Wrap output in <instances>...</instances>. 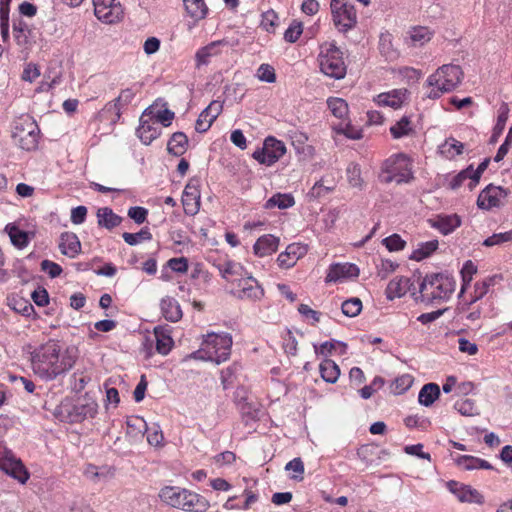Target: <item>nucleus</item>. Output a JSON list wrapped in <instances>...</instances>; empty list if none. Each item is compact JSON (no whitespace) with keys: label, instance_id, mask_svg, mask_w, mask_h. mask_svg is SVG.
Here are the masks:
<instances>
[{"label":"nucleus","instance_id":"3c124183","mask_svg":"<svg viewBox=\"0 0 512 512\" xmlns=\"http://www.w3.org/2000/svg\"><path fill=\"white\" fill-rule=\"evenodd\" d=\"M414 378L410 374H403L397 377L391 385V389L394 394H403L413 384Z\"/></svg>","mask_w":512,"mask_h":512},{"label":"nucleus","instance_id":"f3484780","mask_svg":"<svg viewBox=\"0 0 512 512\" xmlns=\"http://www.w3.org/2000/svg\"><path fill=\"white\" fill-rule=\"evenodd\" d=\"M507 196V192L502 187L489 185L478 196L477 205L481 209L489 210L494 207H500L502 200Z\"/></svg>","mask_w":512,"mask_h":512},{"label":"nucleus","instance_id":"e433bc0d","mask_svg":"<svg viewBox=\"0 0 512 512\" xmlns=\"http://www.w3.org/2000/svg\"><path fill=\"white\" fill-rule=\"evenodd\" d=\"M440 396V387L436 383L425 384L418 395V401L425 407L431 406Z\"/></svg>","mask_w":512,"mask_h":512},{"label":"nucleus","instance_id":"0eeeda50","mask_svg":"<svg viewBox=\"0 0 512 512\" xmlns=\"http://www.w3.org/2000/svg\"><path fill=\"white\" fill-rule=\"evenodd\" d=\"M97 408V403L91 398L84 397L77 402L66 399L56 408L55 415L61 421L79 423L87 418H93Z\"/></svg>","mask_w":512,"mask_h":512},{"label":"nucleus","instance_id":"a18cd8bd","mask_svg":"<svg viewBox=\"0 0 512 512\" xmlns=\"http://www.w3.org/2000/svg\"><path fill=\"white\" fill-rule=\"evenodd\" d=\"M124 241L131 246L137 245L142 241H148L152 239V234L149 228L144 227L137 233L124 232L122 234Z\"/></svg>","mask_w":512,"mask_h":512},{"label":"nucleus","instance_id":"9b49d317","mask_svg":"<svg viewBox=\"0 0 512 512\" xmlns=\"http://www.w3.org/2000/svg\"><path fill=\"white\" fill-rule=\"evenodd\" d=\"M0 470L24 484L29 479V473L22 461L17 458L2 442H0Z\"/></svg>","mask_w":512,"mask_h":512},{"label":"nucleus","instance_id":"338daca9","mask_svg":"<svg viewBox=\"0 0 512 512\" xmlns=\"http://www.w3.org/2000/svg\"><path fill=\"white\" fill-rule=\"evenodd\" d=\"M168 267L177 273H186L188 270V260L185 257L171 258L167 262Z\"/></svg>","mask_w":512,"mask_h":512},{"label":"nucleus","instance_id":"ea45409f","mask_svg":"<svg viewBox=\"0 0 512 512\" xmlns=\"http://www.w3.org/2000/svg\"><path fill=\"white\" fill-rule=\"evenodd\" d=\"M295 204L294 197L291 194H282L277 193L270 197L264 207L266 209L279 208V209H287L292 207Z\"/></svg>","mask_w":512,"mask_h":512},{"label":"nucleus","instance_id":"f704fd0d","mask_svg":"<svg viewBox=\"0 0 512 512\" xmlns=\"http://www.w3.org/2000/svg\"><path fill=\"white\" fill-rule=\"evenodd\" d=\"M98 224L107 229L117 227L122 222V218L115 214L109 207H103L97 211Z\"/></svg>","mask_w":512,"mask_h":512},{"label":"nucleus","instance_id":"bf43d9fd","mask_svg":"<svg viewBox=\"0 0 512 512\" xmlns=\"http://www.w3.org/2000/svg\"><path fill=\"white\" fill-rule=\"evenodd\" d=\"M303 32V25L301 22L294 20L284 33V39L289 43L296 42Z\"/></svg>","mask_w":512,"mask_h":512},{"label":"nucleus","instance_id":"ddd939ff","mask_svg":"<svg viewBox=\"0 0 512 512\" xmlns=\"http://www.w3.org/2000/svg\"><path fill=\"white\" fill-rule=\"evenodd\" d=\"M286 153L285 144L269 136L264 140L261 149H257L253 153V158L260 164L271 166L275 164Z\"/></svg>","mask_w":512,"mask_h":512},{"label":"nucleus","instance_id":"cd10ccee","mask_svg":"<svg viewBox=\"0 0 512 512\" xmlns=\"http://www.w3.org/2000/svg\"><path fill=\"white\" fill-rule=\"evenodd\" d=\"M161 312L164 318L170 322H178L182 318V310L177 300L166 296L160 303Z\"/></svg>","mask_w":512,"mask_h":512},{"label":"nucleus","instance_id":"774afa93","mask_svg":"<svg viewBox=\"0 0 512 512\" xmlns=\"http://www.w3.org/2000/svg\"><path fill=\"white\" fill-rule=\"evenodd\" d=\"M31 298L39 307H44L49 304V295L45 288L38 287L35 289L31 294Z\"/></svg>","mask_w":512,"mask_h":512},{"label":"nucleus","instance_id":"052dcab7","mask_svg":"<svg viewBox=\"0 0 512 512\" xmlns=\"http://www.w3.org/2000/svg\"><path fill=\"white\" fill-rule=\"evenodd\" d=\"M257 78L260 81L267 83H274L276 81V74L274 68L269 64H261L257 69Z\"/></svg>","mask_w":512,"mask_h":512},{"label":"nucleus","instance_id":"09e8293b","mask_svg":"<svg viewBox=\"0 0 512 512\" xmlns=\"http://www.w3.org/2000/svg\"><path fill=\"white\" fill-rule=\"evenodd\" d=\"M342 313L347 317H356L362 310V301L353 297L345 300L341 305Z\"/></svg>","mask_w":512,"mask_h":512},{"label":"nucleus","instance_id":"a878e982","mask_svg":"<svg viewBox=\"0 0 512 512\" xmlns=\"http://www.w3.org/2000/svg\"><path fill=\"white\" fill-rule=\"evenodd\" d=\"M279 239L271 234H266L258 238L253 246L255 255L265 257L276 252Z\"/></svg>","mask_w":512,"mask_h":512},{"label":"nucleus","instance_id":"8fccbe9b","mask_svg":"<svg viewBox=\"0 0 512 512\" xmlns=\"http://www.w3.org/2000/svg\"><path fill=\"white\" fill-rule=\"evenodd\" d=\"M285 470L291 473L290 477L293 480L302 481L304 479V463L299 457L289 461L285 466Z\"/></svg>","mask_w":512,"mask_h":512},{"label":"nucleus","instance_id":"423d86ee","mask_svg":"<svg viewBox=\"0 0 512 512\" xmlns=\"http://www.w3.org/2000/svg\"><path fill=\"white\" fill-rule=\"evenodd\" d=\"M318 63L321 72L335 80L343 79L347 72L343 51L335 42H324L319 47Z\"/></svg>","mask_w":512,"mask_h":512},{"label":"nucleus","instance_id":"5fc2aeb1","mask_svg":"<svg viewBox=\"0 0 512 512\" xmlns=\"http://www.w3.org/2000/svg\"><path fill=\"white\" fill-rule=\"evenodd\" d=\"M135 421L139 422L140 424H142V426L146 429L147 441H148V443L150 445L159 446L162 443V441H163V434H162V431L159 430L158 427H150V428H148L146 426V423L142 419H139V418H136Z\"/></svg>","mask_w":512,"mask_h":512},{"label":"nucleus","instance_id":"680f3d73","mask_svg":"<svg viewBox=\"0 0 512 512\" xmlns=\"http://www.w3.org/2000/svg\"><path fill=\"white\" fill-rule=\"evenodd\" d=\"M11 307L23 316L29 317L34 313L33 305L23 298L13 299Z\"/></svg>","mask_w":512,"mask_h":512},{"label":"nucleus","instance_id":"1a4fd4ad","mask_svg":"<svg viewBox=\"0 0 512 512\" xmlns=\"http://www.w3.org/2000/svg\"><path fill=\"white\" fill-rule=\"evenodd\" d=\"M380 178L384 183L396 182L401 184L409 182L413 178L410 159L404 154L389 157L383 163Z\"/></svg>","mask_w":512,"mask_h":512},{"label":"nucleus","instance_id":"de8ad7c7","mask_svg":"<svg viewBox=\"0 0 512 512\" xmlns=\"http://www.w3.org/2000/svg\"><path fill=\"white\" fill-rule=\"evenodd\" d=\"M438 248V241L431 240L425 243L419 244L418 248L413 252L411 258L420 261L430 256Z\"/></svg>","mask_w":512,"mask_h":512},{"label":"nucleus","instance_id":"f03ea898","mask_svg":"<svg viewBox=\"0 0 512 512\" xmlns=\"http://www.w3.org/2000/svg\"><path fill=\"white\" fill-rule=\"evenodd\" d=\"M159 498L165 504L186 512H206L209 501L202 495L175 486H165L159 491Z\"/></svg>","mask_w":512,"mask_h":512},{"label":"nucleus","instance_id":"aec40b11","mask_svg":"<svg viewBox=\"0 0 512 512\" xmlns=\"http://www.w3.org/2000/svg\"><path fill=\"white\" fill-rule=\"evenodd\" d=\"M359 275V268L352 263H336L332 264L327 272L325 281L341 282L346 279L355 278Z\"/></svg>","mask_w":512,"mask_h":512},{"label":"nucleus","instance_id":"39448f33","mask_svg":"<svg viewBox=\"0 0 512 512\" xmlns=\"http://www.w3.org/2000/svg\"><path fill=\"white\" fill-rule=\"evenodd\" d=\"M463 76L464 73L459 65H442L427 78V84L431 87L427 96L437 99L442 94L453 91L461 83Z\"/></svg>","mask_w":512,"mask_h":512},{"label":"nucleus","instance_id":"c85d7f7f","mask_svg":"<svg viewBox=\"0 0 512 512\" xmlns=\"http://www.w3.org/2000/svg\"><path fill=\"white\" fill-rule=\"evenodd\" d=\"M432 32L423 26L414 27L408 32L405 41L408 45L413 47H420L431 40Z\"/></svg>","mask_w":512,"mask_h":512},{"label":"nucleus","instance_id":"b1692460","mask_svg":"<svg viewBox=\"0 0 512 512\" xmlns=\"http://www.w3.org/2000/svg\"><path fill=\"white\" fill-rule=\"evenodd\" d=\"M59 249L63 255L75 258L81 251L78 236L72 232H64L60 236Z\"/></svg>","mask_w":512,"mask_h":512},{"label":"nucleus","instance_id":"5701e85b","mask_svg":"<svg viewBox=\"0 0 512 512\" xmlns=\"http://www.w3.org/2000/svg\"><path fill=\"white\" fill-rule=\"evenodd\" d=\"M307 253V246L300 243H292L286 250L278 255L277 262L281 268L293 267L297 260Z\"/></svg>","mask_w":512,"mask_h":512},{"label":"nucleus","instance_id":"6ab92c4d","mask_svg":"<svg viewBox=\"0 0 512 512\" xmlns=\"http://www.w3.org/2000/svg\"><path fill=\"white\" fill-rule=\"evenodd\" d=\"M229 46V41L226 39L212 41L204 47L197 50L195 54L196 67L199 68L210 63L212 57L222 54L224 47Z\"/></svg>","mask_w":512,"mask_h":512},{"label":"nucleus","instance_id":"c03bdc74","mask_svg":"<svg viewBox=\"0 0 512 512\" xmlns=\"http://www.w3.org/2000/svg\"><path fill=\"white\" fill-rule=\"evenodd\" d=\"M327 105L332 114L339 119H343L348 114V104L342 98H329Z\"/></svg>","mask_w":512,"mask_h":512},{"label":"nucleus","instance_id":"4468645a","mask_svg":"<svg viewBox=\"0 0 512 512\" xmlns=\"http://www.w3.org/2000/svg\"><path fill=\"white\" fill-rule=\"evenodd\" d=\"M94 14L102 22L112 24L123 16V9L116 0H93Z\"/></svg>","mask_w":512,"mask_h":512},{"label":"nucleus","instance_id":"2f4dec72","mask_svg":"<svg viewBox=\"0 0 512 512\" xmlns=\"http://www.w3.org/2000/svg\"><path fill=\"white\" fill-rule=\"evenodd\" d=\"M154 335L156 338V350L162 355H167L172 346L173 339L168 329L158 326L154 328Z\"/></svg>","mask_w":512,"mask_h":512},{"label":"nucleus","instance_id":"2eb2a0df","mask_svg":"<svg viewBox=\"0 0 512 512\" xmlns=\"http://www.w3.org/2000/svg\"><path fill=\"white\" fill-rule=\"evenodd\" d=\"M199 187V180L191 179L184 188L182 204L187 215L194 216L200 209L201 196Z\"/></svg>","mask_w":512,"mask_h":512},{"label":"nucleus","instance_id":"0e129e2a","mask_svg":"<svg viewBox=\"0 0 512 512\" xmlns=\"http://www.w3.org/2000/svg\"><path fill=\"white\" fill-rule=\"evenodd\" d=\"M491 283H492L491 278L475 283L474 295L471 300V303H474V302L482 299L487 294Z\"/></svg>","mask_w":512,"mask_h":512},{"label":"nucleus","instance_id":"58836bf2","mask_svg":"<svg viewBox=\"0 0 512 512\" xmlns=\"http://www.w3.org/2000/svg\"><path fill=\"white\" fill-rule=\"evenodd\" d=\"M183 3L191 18L196 21L205 18L208 9L204 0H183Z\"/></svg>","mask_w":512,"mask_h":512},{"label":"nucleus","instance_id":"79ce46f5","mask_svg":"<svg viewBox=\"0 0 512 512\" xmlns=\"http://www.w3.org/2000/svg\"><path fill=\"white\" fill-rule=\"evenodd\" d=\"M134 96L135 93L132 89H124L120 92L119 96L113 102H110L106 107L108 110H116V114L119 117L121 107L130 103Z\"/></svg>","mask_w":512,"mask_h":512},{"label":"nucleus","instance_id":"72a5a7b5","mask_svg":"<svg viewBox=\"0 0 512 512\" xmlns=\"http://www.w3.org/2000/svg\"><path fill=\"white\" fill-rule=\"evenodd\" d=\"M188 146V138L183 132H175L169 139L167 150L174 156L183 155Z\"/></svg>","mask_w":512,"mask_h":512},{"label":"nucleus","instance_id":"c756f323","mask_svg":"<svg viewBox=\"0 0 512 512\" xmlns=\"http://www.w3.org/2000/svg\"><path fill=\"white\" fill-rule=\"evenodd\" d=\"M218 270L222 278H224L227 282H230L232 285H234L238 279L235 277L240 278L246 272L242 265L232 261H227L218 265Z\"/></svg>","mask_w":512,"mask_h":512},{"label":"nucleus","instance_id":"20e7f679","mask_svg":"<svg viewBox=\"0 0 512 512\" xmlns=\"http://www.w3.org/2000/svg\"><path fill=\"white\" fill-rule=\"evenodd\" d=\"M232 343V336L229 333H208L204 337L200 349L193 352L191 357L221 364L229 359Z\"/></svg>","mask_w":512,"mask_h":512},{"label":"nucleus","instance_id":"4c0bfd02","mask_svg":"<svg viewBox=\"0 0 512 512\" xmlns=\"http://www.w3.org/2000/svg\"><path fill=\"white\" fill-rule=\"evenodd\" d=\"M439 153L447 159H453L462 154L464 145L455 138H448L439 146Z\"/></svg>","mask_w":512,"mask_h":512},{"label":"nucleus","instance_id":"864d4df0","mask_svg":"<svg viewBox=\"0 0 512 512\" xmlns=\"http://www.w3.org/2000/svg\"><path fill=\"white\" fill-rule=\"evenodd\" d=\"M335 189V184L331 183L329 185L324 184V179H320L317 181L311 190L309 191V196L313 199H318L321 197L326 196L327 194L331 193Z\"/></svg>","mask_w":512,"mask_h":512},{"label":"nucleus","instance_id":"dca6fc26","mask_svg":"<svg viewBox=\"0 0 512 512\" xmlns=\"http://www.w3.org/2000/svg\"><path fill=\"white\" fill-rule=\"evenodd\" d=\"M448 490L454 494L460 502L483 504L484 497L476 489L470 485H465L454 480H450L446 484Z\"/></svg>","mask_w":512,"mask_h":512},{"label":"nucleus","instance_id":"f8f14e48","mask_svg":"<svg viewBox=\"0 0 512 512\" xmlns=\"http://www.w3.org/2000/svg\"><path fill=\"white\" fill-rule=\"evenodd\" d=\"M230 293L238 299L257 301L264 296V290L258 281L247 272L237 279Z\"/></svg>","mask_w":512,"mask_h":512},{"label":"nucleus","instance_id":"f257e3e1","mask_svg":"<svg viewBox=\"0 0 512 512\" xmlns=\"http://www.w3.org/2000/svg\"><path fill=\"white\" fill-rule=\"evenodd\" d=\"M77 359L74 348L63 349L57 340H49L32 353V369L40 378L50 381L68 372Z\"/></svg>","mask_w":512,"mask_h":512},{"label":"nucleus","instance_id":"6e6552de","mask_svg":"<svg viewBox=\"0 0 512 512\" xmlns=\"http://www.w3.org/2000/svg\"><path fill=\"white\" fill-rule=\"evenodd\" d=\"M39 127L29 115H22L13 122L12 139L21 149L35 150L38 146Z\"/></svg>","mask_w":512,"mask_h":512},{"label":"nucleus","instance_id":"393cba45","mask_svg":"<svg viewBox=\"0 0 512 512\" xmlns=\"http://www.w3.org/2000/svg\"><path fill=\"white\" fill-rule=\"evenodd\" d=\"M405 93V90L394 89L389 92L380 93L374 98V101L378 106L398 109L404 101Z\"/></svg>","mask_w":512,"mask_h":512},{"label":"nucleus","instance_id":"4d7b16f0","mask_svg":"<svg viewBox=\"0 0 512 512\" xmlns=\"http://www.w3.org/2000/svg\"><path fill=\"white\" fill-rule=\"evenodd\" d=\"M512 241V230L502 232V233H495L491 235L490 237L486 238L483 242V245L486 247H492L495 245H501L506 242Z\"/></svg>","mask_w":512,"mask_h":512},{"label":"nucleus","instance_id":"9d476101","mask_svg":"<svg viewBox=\"0 0 512 512\" xmlns=\"http://www.w3.org/2000/svg\"><path fill=\"white\" fill-rule=\"evenodd\" d=\"M332 20L340 32H347L357 24V12L350 0H331Z\"/></svg>","mask_w":512,"mask_h":512},{"label":"nucleus","instance_id":"bb28decb","mask_svg":"<svg viewBox=\"0 0 512 512\" xmlns=\"http://www.w3.org/2000/svg\"><path fill=\"white\" fill-rule=\"evenodd\" d=\"M411 287V281L406 277H395L388 283L385 294L389 300L404 296Z\"/></svg>","mask_w":512,"mask_h":512},{"label":"nucleus","instance_id":"a19ab883","mask_svg":"<svg viewBox=\"0 0 512 512\" xmlns=\"http://www.w3.org/2000/svg\"><path fill=\"white\" fill-rule=\"evenodd\" d=\"M509 111L510 109L508 104L503 102L498 109L497 122L494 126L493 135L491 137L492 142H495L497 137L502 134L509 117Z\"/></svg>","mask_w":512,"mask_h":512},{"label":"nucleus","instance_id":"a211bd4d","mask_svg":"<svg viewBox=\"0 0 512 512\" xmlns=\"http://www.w3.org/2000/svg\"><path fill=\"white\" fill-rule=\"evenodd\" d=\"M223 104L221 101H212L198 116L195 123V130L199 133H204L209 130L213 122L221 114Z\"/></svg>","mask_w":512,"mask_h":512},{"label":"nucleus","instance_id":"c9c22d12","mask_svg":"<svg viewBox=\"0 0 512 512\" xmlns=\"http://www.w3.org/2000/svg\"><path fill=\"white\" fill-rule=\"evenodd\" d=\"M319 370L322 379L328 383H335L340 376L339 366L331 359H324L319 365Z\"/></svg>","mask_w":512,"mask_h":512},{"label":"nucleus","instance_id":"412c9836","mask_svg":"<svg viewBox=\"0 0 512 512\" xmlns=\"http://www.w3.org/2000/svg\"><path fill=\"white\" fill-rule=\"evenodd\" d=\"M428 224L443 235H449L460 227L462 221L457 214H439L427 220Z\"/></svg>","mask_w":512,"mask_h":512},{"label":"nucleus","instance_id":"69168bd1","mask_svg":"<svg viewBox=\"0 0 512 512\" xmlns=\"http://www.w3.org/2000/svg\"><path fill=\"white\" fill-rule=\"evenodd\" d=\"M148 210L141 206H133L128 210V216L137 224H142L146 221Z\"/></svg>","mask_w":512,"mask_h":512},{"label":"nucleus","instance_id":"6e6d98bb","mask_svg":"<svg viewBox=\"0 0 512 512\" xmlns=\"http://www.w3.org/2000/svg\"><path fill=\"white\" fill-rule=\"evenodd\" d=\"M9 237L11 239V242L14 246L18 248H24L28 245V235L26 232L18 229L15 226L10 227L9 231Z\"/></svg>","mask_w":512,"mask_h":512},{"label":"nucleus","instance_id":"7ed1b4c3","mask_svg":"<svg viewBox=\"0 0 512 512\" xmlns=\"http://www.w3.org/2000/svg\"><path fill=\"white\" fill-rule=\"evenodd\" d=\"M453 277L443 273L426 275L419 285V300L426 304H437L450 299L455 291Z\"/></svg>","mask_w":512,"mask_h":512},{"label":"nucleus","instance_id":"13d9d810","mask_svg":"<svg viewBox=\"0 0 512 512\" xmlns=\"http://www.w3.org/2000/svg\"><path fill=\"white\" fill-rule=\"evenodd\" d=\"M454 408L463 416H474L478 414L477 407L470 399L457 401Z\"/></svg>","mask_w":512,"mask_h":512},{"label":"nucleus","instance_id":"7c9ffc66","mask_svg":"<svg viewBox=\"0 0 512 512\" xmlns=\"http://www.w3.org/2000/svg\"><path fill=\"white\" fill-rule=\"evenodd\" d=\"M456 464L464 470L493 469L492 465L481 458L471 455H460L455 459Z\"/></svg>","mask_w":512,"mask_h":512},{"label":"nucleus","instance_id":"603ef678","mask_svg":"<svg viewBox=\"0 0 512 512\" xmlns=\"http://www.w3.org/2000/svg\"><path fill=\"white\" fill-rule=\"evenodd\" d=\"M477 267L476 265L471 261L467 260L462 269H461V277H462V288L460 291V294H463L467 286L471 283L473 279V275L476 274Z\"/></svg>","mask_w":512,"mask_h":512},{"label":"nucleus","instance_id":"4be33fe9","mask_svg":"<svg viewBox=\"0 0 512 512\" xmlns=\"http://www.w3.org/2000/svg\"><path fill=\"white\" fill-rule=\"evenodd\" d=\"M161 132L162 128L157 121H153L150 117H144V114L141 116L136 133L143 144H151L153 140L161 135Z\"/></svg>","mask_w":512,"mask_h":512},{"label":"nucleus","instance_id":"37998d69","mask_svg":"<svg viewBox=\"0 0 512 512\" xmlns=\"http://www.w3.org/2000/svg\"><path fill=\"white\" fill-rule=\"evenodd\" d=\"M413 131L409 117L403 116L395 125L391 126L390 132L395 139L409 135Z\"/></svg>","mask_w":512,"mask_h":512},{"label":"nucleus","instance_id":"473e14b6","mask_svg":"<svg viewBox=\"0 0 512 512\" xmlns=\"http://www.w3.org/2000/svg\"><path fill=\"white\" fill-rule=\"evenodd\" d=\"M174 116V112L167 108L157 109L154 106H150L144 111V117H150L153 121H157L158 125L164 127L171 125Z\"/></svg>","mask_w":512,"mask_h":512},{"label":"nucleus","instance_id":"e2e57ef3","mask_svg":"<svg viewBox=\"0 0 512 512\" xmlns=\"http://www.w3.org/2000/svg\"><path fill=\"white\" fill-rule=\"evenodd\" d=\"M383 244L389 251H400L404 249L406 242L398 234H392L383 239Z\"/></svg>","mask_w":512,"mask_h":512},{"label":"nucleus","instance_id":"49530a36","mask_svg":"<svg viewBox=\"0 0 512 512\" xmlns=\"http://www.w3.org/2000/svg\"><path fill=\"white\" fill-rule=\"evenodd\" d=\"M347 180L351 187L362 189L364 181L361 176V168L356 163H350L347 167Z\"/></svg>","mask_w":512,"mask_h":512}]
</instances>
